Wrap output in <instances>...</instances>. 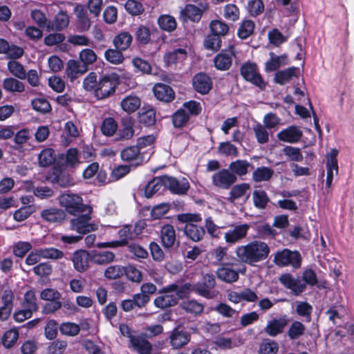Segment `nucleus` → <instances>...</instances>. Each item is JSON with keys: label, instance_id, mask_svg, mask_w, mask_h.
Returning <instances> with one entry per match:
<instances>
[{"label": "nucleus", "instance_id": "13d9d810", "mask_svg": "<svg viewBox=\"0 0 354 354\" xmlns=\"http://www.w3.org/2000/svg\"><path fill=\"white\" fill-rule=\"evenodd\" d=\"M252 129L259 144H265L269 141V133L263 124L258 123L253 127Z\"/></svg>", "mask_w": 354, "mask_h": 354}, {"label": "nucleus", "instance_id": "a18cd8bd", "mask_svg": "<svg viewBox=\"0 0 354 354\" xmlns=\"http://www.w3.org/2000/svg\"><path fill=\"white\" fill-rule=\"evenodd\" d=\"M40 256H41L42 259L56 261L63 259L64 257V253L57 248L50 247L41 248Z\"/></svg>", "mask_w": 354, "mask_h": 354}, {"label": "nucleus", "instance_id": "412c9836", "mask_svg": "<svg viewBox=\"0 0 354 354\" xmlns=\"http://www.w3.org/2000/svg\"><path fill=\"white\" fill-rule=\"evenodd\" d=\"M70 22V17L66 12L61 10L54 17L52 21L47 25L48 30L60 31L66 28Z\"/></svg>", "mask_w": 354, "mask_h": 354}, {"label": "nucleus", "instance_id": "f03ea898", "mask_svg": "<svg viewBox=\"0 0 354 354\" xmlns=\"http://www.w3.org/2000/svg\"><path fill=\"white\" fill-rule=\"evenodd\" d=\"M59 203L68 214L77 215L84 212H91L90 207L83 203L82 198L74 194H64L59 197Z\"/></svg>", "mask_w": 354, "mask_h": 354}, {"label": "nucleus", "instance_id": "de8ad7c7", "mask_svg": "<svg viewBox=\"0 0 354 354\" xmlns=\"http://www.w3.org/2000/svg\"><path fill=\"white\" fill-rule=\"evenodd\" d=\"M180 306L186 312L194 315H200L204 310L203 305L196 300L184 301Z\"/></svg>", "mask_w": 354, "mask_h": 354}, {"label": "nucleus", "instance_id": "052dcab7", "mask_svg": "<svg viewBox=\"0 0 354 354\" xmlns=\"http://www.w3.org/2000/svg\"><path fill=\"white\" fill-rule=\"evenodd\" d=\"M227 254V248L223 246H217L209 252V255L215 265H218L225 260Z\"/></svg>", "mask_w": 354, "mask_h": 354}, {"label": "nucleus", "instance_id": "e433bc0d", "mask_svg": "<svg viewBox=\"0 0 354 354\" xmlns=\"http://www.w3.org/2000/svg\"><path fill=\"white\" fill-rule=\"evenodd\" d=\"M217 277L223 281L233 283L239 279V273L229 267H221L217 270Z\"/></svg>", "mask_w": 354, "mask_h": 354}, {"label": "nucleus", "instance_id": "09e8293b", "mask_svg": "<svg viewBox=\"0 0 354 354\" xmlns=\"http://www.w3.org/2000/svg\"><path fill=\"white\" fill-rule=\"evenodd\" d=\"M59 329L62 335L74 337L79 334L80 331V326L76 323L66 322L62 323Z\"/></svg>", "mask_w": 354, "mask_h": 354}, {"label": "nucleus", "instance_id": "e2e57ef3", "mask_svg": "<svg viewBox=\"0 0 354 354\" xmlns=\"http://www.w3.org/2000/svg\"><path fill=\"white\" fill-rule=\"evenodd\" d=\"M253 201L256 207L264 209L269 201V198L264 191L255 190L253 192Z\"/></svg>", "mask_w": 354, "mask_h": 354}, {"label": "nucleus", "instance_id": "f8f14e48", "mask_svg": "<svg viewBox=\"0 0 354 354\" xmlns=\"http://www.w3.org/2000/svg\"><path fill=\"white\" fill-rule=\"evenodd\" d=\"M338 151L335 149L330 150L326 154V187H330L333 179V176L338 174L337 156Z\"/></svg>", "mask_w": 354, "mask_h": 354}, {"label": "nucleus", "instance_id": "aec40b11", "mask_svg": "<svg viewBox=\"0 0 354 354\" xmlns=\"http://www.w3.org/2000/svg\"><path fill=\"white\" fill-rule=\"evenodd\" d=\"M170 344L174 349H178L187 344L190 340L188 333L175 328L169 335Z\"/></svg>", "mask_w": 354, "mask_h": 354}, {"label": "nucleus", "instance_id": "9d476101", "mask_svg": "<svg viewBox=\"0 0 354 354\" xmlns=\"http://www.w3.org/2000/svg\"><path fill=\"white\" fill-rule=\"evenodd\" d=\"M215 279L212 274H206L203 277L202 282L198 283L194 286V291L201 296L207 299H212L215 297L216 294L214 292L211 291L210 289L213 288L215 286Z\"/></svg>", "mask_w": 354, "mask_h": 354}, {"label": "nucleus", "instance_id": "cd10ccee", "mask_svg": "<svg viewBox=\"0 0 354 354\" xmlns=\"http://www.w3.org/2000/svg\"><path fill=\"white\" fill-rule=\"evenodd\" d=\"M41 217L48 223H59L64 220L65 213L62 209L50 207L41 212Z\"/></svg>", "mask_w": 354, "mask_h": 354}, {"label": "nucleus", "instance_id": "8fccbe9b", "mask_svg": "<svg viewBox=\"0 0 354 354\" xmlns=\"http://www.w3.org/2000/svg\"><path fill=\"white\" fill-rule=\"evenodd\" d=\"M9 72L19 80L26 79V72L24 66L19 62L12 60L8 63Z\"/></svg>", "mask_w": 354, "mask_h": 354}, {"label": "nucleus", "instance_id": "0e129e2a", "mask_svg": "<svg viewBox=\"0 0 354 354\" xmlns=\"http://www.w3.org/2000/svg\"><path fill=\"white\" fill-rule=\"evenodd\" d=\"M118 49H108L104 53L105 59L110 63L113 64H119L122 63L124 60L123 55Z\"/></svg>", "mask_w": 354, "mask_h": 354}, {"label": "nucleus", "instance_id": "ea45409f", "mask_svg": "<svg viewBox=\"0 0 354 354\" xmlns=\"http://www.w3.org/2000/svg\"><path fill=\"white\" fill-rule=\"evenodd\" d=\"M55 161V154L53 149L46 148L43 149L38 155V162L42 167H49Z\"/></svg>", "mask_w": 354, "mask_h": 354}, {"label": "nucleus", "instance_id": "864d4df0", "mask_svg": "<svg viewBox=\"0 0 354 354\" xmlns=\"http://www.w3.org/2000/svg\"><path fill=\"white\" fill-rule=\"evenodd\" d=\"M306 330L305 326L298 321L293 322L288 330V335L290 339H296L302 336Z\"/></svg>", "mask_w": 354, "mask_h": 354}, {"label": "nucleus", "instance_id": "b1692460", "mask_svg": "<svg viewBox=\"0 0 354 354\" xmlns=\"http://www.w3.org/2000/svg\"><path fill=\"white\" fill-rule=\"evenodd\" d=\"M299 73L300 70L298 67H290L277 72L274 75V82L283 85L288 83L294 77H297Z\"/></svg>", "mask_w": 354, "mask_h": 354}, {"label": "nucleus", "instance_id": "f3484780", "mask_svg": "<svg viewBox=\"0 0 354 354\" xmlns=\"http://www.w3.org/2000/svg\"><path fill=\"white\" fill-rule=\"evenodd\" d=\"M227 51L228 53L222 52L215 57L214 64L218 70L226 71L231 66L232 56L234 55V47L230 46Z\"/></svg>", "mask_w": 354, "mask_h": 354}, {"label": "nucleus", "instance_id": "c756f323", "mask_svg": "<svg viewBox=\"0 0 354 354\" xmlns=\"http://www.w3.org/2000/svg\"><path fill=\"white\" fill-rule=\"evenodd\" d=\"M250 168L253 166L248 160H236L230 162L228 169L236 176H243L248 173Z\"/></svg>", "mask_w": 354, "mask_h": 354}, {"label": "nucleus", "instance_id": "a19ab883", "mask_svg": "<svg viewBox=\"0 0 354 354\" xmlns=\"http://www.w3.org/2000/svg\"><path fill=\"white\" fill-rule=\"evenodd\" d=\"M164 187L163 176L155 178L149 181L145 187V196L151 198L154 194Z\"/></svg>", "mask_w": 354, "mask_h": 354}, {"label": "nucleus", "instance_id": "4468645a", "mask_svg": "<svg viewBox=\"0 0 354 354\" xmlns=\"http://www.w3.org/2000/svg\"><path fill=\"white\" fill-rule=\"evenodd\" d=\"M89 260V253L84 250H76L71 257L73 267L79 272H84L88 270Z\"/></svg>", "mask_w": 354, "mask_h": 354}, {"label": "nucleus", "instance_id": "393cba45", "mask_svg": "<svg viewBox=\"0 0 354 354\" xmlns=\"http://www.w3.org/2000/svg\"><path fill=\"white\" fill-rule=\"evenodd\" d=\"M160 239L164 248L173 247L176 241V231L171 225H165L160 230Z\"/></svg>", "mask_w": 354, "mask_h": 354}, {"label": "nucleus", "instance_id": "c03bdc74", "mask_svg": "<svg viewBox=\"0 0 354 354\" xmlns=\"http://www.w3.org/2000/svg\"><path fill=\"white\" fill-rule=\"evenodd\" d=\"M1 299L3 301L2 307L6 310H8V313L11 314L13 308L12 301L14 299V295L9 286H3L1 290Z\"/></svg>", "mask_w": 354, "mask_h": 354}, {"label": "nucleus", "instance_id": "680f3d73", "mask_svg": "<svg viewBox=\"0 0 354 354\" xmlns=\"http://www.w3.org/2000/svg\"><path fill=\"white\" fill-rule=\"evenodd\" d=\"M254 29V23L251 20H245L238 30V36L241 39H246L252 34Z\"/></svg>", "mask_w": 354, "mask_h": 354}, {"label": "nucleus", "instance_id": "79ce46f5", "mask_svg": "<svg viewBox=\"0 0 354 354\" xmlns=\"http://www.w3.org/2000/svg\"><path fill=\"white\" fill-rule=\"evenodd\" d=\"M273 173V170L267 167H260L253 171L252 178L257 183L268 181L271 178Z\"/></svg>", "mask_w": 354, "mask_h": 354}, {"label": "nucleus", "instance_id": "338daca9", "mask_svg": "<svg viewBox=\"0 0 354 354\" xmlns=\"http://www.w3.org/2000/svg\"><path fill=\"white\" fill-rule=\"evenodd\" d=\"M283 154L291 161L301 162L304 159L301 150L299 148L287 146L283 148Z\"/></svg>", "mask_w": 354, "mask_h": 354}, {"label": "nucleus", "instance_id": "4d7b16f0", "mask_svg": "<svg viewBox=\"0 0 354 354\" xmlns=\"http://www.w3.org/2000/svg\"><path fill=\"white\" fill-rule=\"evenodd\" d=\"M79 57L83 65L88 68V66L95 62L97 57L94 50L90 48H85L80 51Z\"/></svg>", "mask_w": 354, "mask_h": 354}, {"label": "nucleus", "instance_id": "6e6552de", "mask_svg": "<svg viewBox=\"0 0 354 354\" xmlns=\"http://www.w3.org/2000/svg\"><path fill=\"white\" fill-rule=\"evenodd\" d=\"M207 9V3H201L199 7L193 4H187L180 10V19L183 21L190 20L193 22H198L203 12Z\"/></svg>", "mask_w": 354, "mask_h": 354}, {"label": "nucleus", "instance_id": "ddd939ff", "mask_svg": "<svg viewBox=\"0 0 354 354\" xmlns=\"http://www.w3.org/2000/svg\"><path fill=\"white\" fill-rule=\"evenodd\" d=\"M288 323V319L286 315L279 318H273L268 321L264 331L270 337H276L284 331Z\"/></svg>", "mask_w": 354, "mask_h": 354}, {"label": "nucleus", "instance_id": "5701e85b", "mask_svg": "<svg viewBox=\"0 0 354 354\" xmlns=\"http://www.w3.org/2000/svg\"><path fill=\"white\" fill-rule=\"evenodd\" d=\"M250 185L247 183H242L233 186L229 192L228 201L234 202L243 197H245V200H247L250 197Z\"/></svg>", "mask_w": 354, "mask_h": 354}, {"label": "nucleus", "instance_id": "20e7f679", "mask_svg": "<svg viewBox=\"0 0 354 354\" xmlns=\"http://www.w3.org/2000/svg\"><path fill=\"white\" fill-rule=\"evenodd\" d=\"M118 85V80L115 75H105L98 80L94 96L98 100L106 99L114 94Z\"/></svg>", "mask_w": 354, "mask_h": 354}, {"label": "nucleus", "instance_id": "2eb2a0df", "mask_svg": "<svg viewBox=\"0 0 354 354\" xmlns=\"http://www.w3.org/2000/svg\"><path fill=\"white\" fill-rule=\"evenodd\" d=\"M161 295L154 299V305L161 309L174 306L178 302V297L173 291H166L165 287L160 290Z\"/></svg>", "mask_w": 354, "mask_h": 354}, {"label": "nucleus", "instance_id": "9b49d317", "mask_svg": "<svg viewBox=\"0 0 354 354\" xmlns=\"http://www.w3.org/2000/svg\"><path fill=\"white\" fill-rule=\"evenodd\" d=\"M250 226L248 224L233 225L224 234V239L227 243L234 244L246 237Z\"/></svg>", "mask_w": 354, "mask_h": 354}, {"label": "nucleus", "instance_id": "7c9ffc66", "mask_svg": "<svg viewBox=\"0 0 354 354\" xmlns=\"http://www.w3.org/2000/svg\"><path fill=\"white\" fill-rule=\"evenodd\" d=\"M132 348L139 354H151L152 346L145 337L137 336L131 339Z\"/></svg>", "mask_w": 354, "mask_h": 354}, {"label": "nucleus", "instance_id": "a878e982", "mask_svg": "<svg viewBox=\"0 0 354 354\" xmlns=\"http://www.w3.org/2000/svg\"><path fill=\"white\" fill-rule=\"evenodd\" d=\"M140 234V232H136V227L133 231L132 225H125L118 231L120 239L115 241L118 247L127 245L129 240L136 239Z\"/></svg>", "mask_w": 354, "mask_h": 354}, {"label": "nucleus", "instance_id": "a211bd4d", "mask_svg": "<svg viewBox=\"0 0 354 354\" xmlns=\"http://www.w3.org/2000/svg\"><path fill=\"white\" fill-rule=\"evenodd\" d=\"M192 83L194 89L201 94L207 93L212 87L211 78L202 73L196 74L194 77Z\"/></svg>", "mask_w": 354, "mask_h": 354}, {"label": "nucleus", "instance_id": "0eeeda50", "mask_svg": "<svg viewBox=\"0 0 354 354\" xmlns=\"http://www.w3.org/2000/svg\"><path fill=\"white\" fill-rule=\"evenodd\" d=\"M212 185L218 189H228L237 180V178L227 169H221L211 178Z\"/></svg>", "mask_w": 354, "mask_h": 354}, {"label": "nucleus", "instance_id": "bf43d9fd", "mask_svg": "<svg viewBox=\"0 0 354 354\" xmlns=\"http://www.w3.org/2000/svg\"><path fill=\"white\" fill-rule=\"evenodd\" d=\"M185 57L186 51L184 49L179 48L167 53L164 57V60L167 65H171L185 59Z\"/></svg>", "mask_w": 354, "mask_h": 354}, {"label": "nucleus", "instance_id": "49530a36", "mask_svg": "<svg viewBox=\"0 0 354 354\" xmlns=\"http://www.w3.org/2000/svg\"><path fill=\"white\" fill-rule=\"evenodd\" d=\"M218 153L231 158H236L239 156L237 147L230 142H221L218 147Z\"/></svg>", "mask_w": 354, "mask_h": 354}, {"label": "nucleus", "instance_id": "1a4fd4ad", "mask_svg": "<svg viewBox=\"0 0 354 354\" xmlns=\"http://www.w3.org/2000/svg\"><path fill=\"white\" fill-rule=\"evenodd\" d=\"M164 187L173 194L183 195L185 194L189 189V183L185 178L178 179L174 177L163 176Z\"/></svg>", "mask_w": 354, "mask_h": 354}, {"label": "nucleus", "instance_id": "37998d69", "mask_svg": "<svg viewBox=\"0 0 354 354\" xmlns=\"http://www.w3.org/2000/svg\"><path fill=\"white\" fill-rule=\"evenodd\" d=\"M194 287L192 288L191 284L185 283L180 286L176 284H171L165 287L166 291H173L174 294L178 297V300L180 298L186 297L191 291H194Z\"/></svg>", "mask_w": 354, "mask_h": 354}, {"label": "nucleus", "instance_id": "2f4dec72", "mask_svg": "<svg viewBox=\"0 0 354 354\" xmlns=\"http://www.w3.org/2000/svg\"><path fill=\"white\" fill-rule=\"evenodd\" d=\"M2 86L7 92L12 93H21L25 91L24 82L14 77H7L3 80Z\"/></svg>", "mask_w": 354, "mask_h": 354}, {"label": "nucleus", "instance_id": "603ef678", "mask_svg": "<svg viewBox=\"0 0 354 354\" xmlns=\"http://www.w3.org/2000/svg\"><path fill=\"white\" fill-rule=\"evenodd\" d=\"M35 211L36 207L34 205H26L16 210L13 217L16 221L21 222L27 219Z\"/></svg>", "mask_w": 354, "mask_h": 354}, {"label": "nucleus", "instance_id": "58836bf2", "mask_svg": "<svg viewBox=\"0 0 354 354\" xmlns=\"http://www.w3.org/2000/svg\"><path fill=\"white\" fill-rule=\"evenodd\" d=\"M87 70L88 68L86 66H84L83 64H81L76 60L71 59L68 62L66 71L68 76L72 80L76 78L78 75H82Z\"/></svg>", "mask_w": 354, "mask_h": 354}, {"label": "nucleus", "instance_id": "4be33fe9", "mask_svg": "<svg viewBox=\"0 0 354 354\" xmlns=\"http://www.w3.org/2000/svg\"><path fill=\"white\" fill-rule=\"evenodd\" d=\"M155 97L162 102H169L174 99V91L168 85L158 83L154 85L153 88Z\"/></svg>", "mask_w": 354, "mask_h": 354}, {"label": "nucleus", "instance_id": "69168bd1", "mask_svg": "<svg viewBox=\"0 0 354 354\" xmlns=\"http://www.w3.org/2000/svg\"><path fill=\"white\" fill-rule=\"evenodd\" d=\"M124 272V267L122 266H110L104 270V277L108 279H115L122 277Z\"/></svg>", "mask_w": 354, "mask_h": 354}, {"label": "nucleus", "instance_id": "c9c22d12", "mask_svg": "<svg viewBox=\"0 0 354 354\" xmlns=\"http://www.w3.org/2000/svg\"><path fill=\"white\" fill-rule=\"evenodd\" d=\"M133 37L127 32H122L116 35L113 39V44L120 50H125L131 46Z\"/></svg>", "mask_w": 354, "mask_h": 354}, {"label": "nucleus", "instance_id": "dca6fc26", "mask_svg": "<svg viewBox=\"0 0 354 354\" xmlns=\"http://www.w3.org/2000/svg\"><path fill=\"white\" fill-rule=\"evenodd\" d=\"M279 281L286 288L291 290L295 295H299L306 289V285L299 279H295L290 274L286 273L280 276Z\"/></svg>", "mask_w": 354, "mask_h": 354}, {"label": "nucleus", "instance_id": "c85d7f7f", "mask_svg": "<svg viewBox=\"0 0 354 354\" xmlns=\"http://www.w3.org/2000/svg\"><path fill=\"white\" fill-rule=\"evenodd\" d=\"M121 158L124 161H135V165H139L143 162V158L140 153L138 146H131L125 148L121 152Z\"/></svg>", "mask_w": 354, "mask_h": 354}, {"label": "nucleus", "instance_id": "774afa93", "mask_svg": "<svg viewBox=\"0 0 354 354\" xmlns=\"http://www.w3.org/2000/svg\"><path fill=\"white\" fill-rule=\"evenodd\" d=\"M118 129L116 122L111 118H107L102 122L101 131L106 136H113Z\"/></svg>", "mask_w": 354, "mask_h": 354}, {"label": "nucleus", "instance_id": "39448f33", "mask_svg": "<svg viewBox=\"0 0 354 354\" xmlns=\"http://www.w3.org/2000/svg\"><path fill=\"white\" fill-rule=\"evenodd\" d=\"M89 212L76 216L71 219L70 228L75 231L80 236L97 230V225L91 221Z\"/></svg>", "mask_w": 354, "mask_h": 354}, {"label": "nucleus", "instance_id": "f257e3e1", "mask_svg": "<svg viewBox=\"0 0 354 354\" xmlns=\"http://www.w3.org/2000/svg\"><path fill=\"white\" fill-rule=\"evenodd\" d=\"M270 252L268 245L261 241H253L238 246L235 253L240 261L250 266L268 258Z\"/></svg>", "mask_w": 354, "mask_h": 354}, {"label": "nucleus", "instance_id": "423d86ee", "mask_svg": "<svg viewBox=\"0 0 354 354\" xmlns=\"http://www.w3.org/2000/svg\"><path fill=\"white\" fill-rule=\"evenodd\" d=\"M241 74L246 81L251 82L261 89L265 88L266 84L255 64L248 62L243 64L241 68Z\"/></svg>", "mask_w": 354, "mask_h": 354}, {"label": "nucleus", "instance_id": "72a5a7b5", "mask_svg": "<svg viewBox=\"0 0 354 354\" xmlns=\"http://www.w3.org/2000/svg\"><path fill=\"white\" fill-rule=\"evenodd\" d=\"M158 27L163 31L171 32L176 29L177 21L175 17L170 15H161L157 19Z\"/></svg>", "mask_w": 354, "mask_h": 354}, {"label": "nucleus", "instance_id": "6e6d98bb", "mask_svg": "<svg viewBox=\"0 0 354 354\" xmlns=\"http://www.w3.org/2000/svg\"><path fill=\"white\" fill-rule=\"evenodd\" d=\"M115 254L112 252L105 251L94 254L92 256L93 263L99 265H105L114 260Z\"/></svg>", "mask_w": 354, "mask_h": 354}, {"label": "nucleus", "instance_id": "6ab92c4d", "mask_svg": "<svg viewBox=\"0 0 354 354\" xmlns=\"http://www.w3.org/2000/svg\"><path fill=\"white\" fill-rule=\"evenodd\" d=\"M279 140L288 143L298 142L302 136V131L295 126L289 127L277 133Z\"/></svg>", "mask_w": 354, "mask_h": 354}, {"label": "nucleus", "instance_id": "7ed1b4c3", "mask_svg": "<svg viewBox=\"0 0 354 354\" xmlns=\"http://www.w3.org/2000/svg\"><path fill=\"white\" fill-rule=\"evenodd\" d=\"M301 257L297 251H291L283 249L274 254V263L280 267L292 266L293 268H299L301 266Z\"/></svg>", "mask_w": 354, "mask_h": 354}, {"label": "nucleus", "instance_id": "4c0bfd02", "mask_svg": "<svg viewBox=\"0 0 354 354\" xmlns=\"http://www.w3.org/2000/svg\"><path fill=\"white\" fill-rule=\"evenodd\" d=\"M135 134L134 122L129 118L122 121V127L119 130L118 135L120 139H131Z\"/></svg>", "mask_w": 354, "mask_h": 354}, {"label": "nucleus", "instance_id": "473e14b6", "mask_svg": "<svg viewBox=\"0 0 354 354\" xmlns=\"http://www.w3.org/2000/svg\"><path fill=\"white\" fill-rule=\"evenodd\" d=\"M140 99L134 95L126 96L120 102L122 109L128 113H131L137 111L140 106Z\"/></svg>", "mask_w": 354, "mask_h": 354}, {"label": "nucleus", "instance_id": "5fc2aeb1", "mask_svg": "<svg viewBox=\"0 0 354 354\" xmlns=\"http://www.w3.org/2000/svg\"><path fill=\"white\" fill-rule=\"evenodd\" d=\"M19 338V332L15 328L7 330L1 338L2 344L5 348H11Z\"/></svg>", "mask_w": 354, "mask_h": 354}, {"label": "nucleus", "instance_id": "f704fd0d", "mask_svg": "<svg viewBox=\"0 0 354 354\" xmlns=\"http://www.w3.org/2000/svg\"><path fill=\"white\" fill-rule=\"evenodd\" d=\"M185 235L194 241H199L205 235V230L202 227L195 224H185L184 228Z\"/></svg>", "mask_w": 354, "mask_h": 354}, {"label": "nucleus", "instance_id": "3c124183", "mask_svg": "<svg viewBox=\"0 0 354 354\" xmlns=\"http://www.w3.org/2000/svg\"><path fill=\"white\" fill-rule=\"evenodd\" d=\"M22 306L32 312L37 310V298L33 290H29L25 293Z\"/></svg>", "mask_w": 354, "mask_h": 354}, {"label": "nucleus", "instance_id": "bb28decb", "mask_svg": "<svg viewBox=\"0 0 354 354\" xmlns=\"http://www.w3.org/2000/svg\"><path fill=\"white\" fill-rule=\"evenodd\" d=\"M289 62L286 55H276L274 53H270V59L265 64L266 72H272L281 66L288 64Z\"/></svg>", "mask_w": 354, "mask_h": 354}]
</instances>
